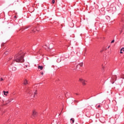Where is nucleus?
Returning a JSON list of instances; mask_svg holds the SVG:
<instances>
[{
    "label": "nucleus",
    "instance_id": "nucleus-1",
    "mask_svg": "<svg viewBox=\"0 0 124 124\" xmlns=\"http://www.w3.org/2000/svg\"><path fill=\"white\" fill-rule=\"evenodd\" d=\"M24 55L25 53L23 52V51H20L15 55L14 59H13V57H10L8 62L11 63V65H12L15 62H25V60H24Z\"/></svg>",
    "mask_w": 124,
    "mask_h": 124
},
{
    "label": "nucleus",
    "instance_id": "nucleus-2",
    "mask_svg": "<svg viewBox=\"0 0 124 124\" xmlns=\"http://www.w3.org/2000/svg\"><path fill=\"white\" fill-rule=\"evenodd\" d=\"M117 75H113L111 77V79L110 80V82L114 84L115 83V81L117 80Z\"/></svg>",
    "mask_w": 124,
    "mask_h": 124
},
{
    "label": "nucleus",
    "instance_id": "nucleus-3",
    "mask_svg": "<svg viewBox=\"0 0 124 124\" xmlns=\"http://www.w3.org/2000/svg\"><path fill=\"white\" fill-rule=\"evenodd\" d=\"M79 82L80 83H82L83 86H86L87 85V81L84 80L83 78H79Z\"/></svg>",
    "mask_w": 124,
    "mask_h": 124
},
{
    "label": "nucleus",
    "instance_id": "nucleus-4",
    "mask_svg": "<svg viewBox=\"0 0 124 124\" xmlns=\"http://www.w3.org/2000/svg\"><path fill=\"white\" fill-rule=\"evenodd\" d=\"M26 93H29V94H31V93H32V91H31V88L28 87L27 89Z\"/></svg>",
    "mask_w": 124,
    "mask_h": 124
},
{
    "label": "nucleus",
    "instance_id": "nucleus-5",
    "mask_svg": "<svg viewBox=\"0 0 124 124\" xmlns=\"http://www.w3.org/2000/svg\"><path fill=\"white\" fill-rule=\"evenodd\" d=\"M106 64H107V62H105L104 64H102V68L103 70H105V69H106V67H107Z\"/></svg>",
    "mask_w": 124,
    "mask_h": 124
},
{
    "label": "nucleus",
    "instance_id": "nucleus-6",
    "mask_svg": "<svg viewBox=\"0 0 124 124\" xmlns=\"http://www.w3.org/2000/svg\"><path fill=\"white\" fill-rule=\"evenodd\" d=\"M31 32H35V31H39V28L38 27H36L35 28H32L31 29Z\"/></svg>",
    "mask_w": 124,
    "mask_h": 124
},
{
    "label": "nucleus",
    "instance_id": "nucleus-7",
    "mask_svg": "<svg viewBox=\"0 0 124 124\" xmlns=\"http://www.w3.org/2000/svg\"><path fill=\"white\" fill-rule=\"evenodd\" d=\"M33 117H37V112L35 110L33 111Z\"/></svg>",
    "mask_w": 124,
    "mask_h": 124
},
{
    "label": "nucleus",
    "instance_id": "nucleus-8",
    "mask_svg": "<svg viewBox=\"0 0 124 124\" xmlns=\"http://www.w3.org/2000/svg\"><path fill=\"white\" fill-rule=\"evenodd\" d=\"M23 84L24 85H28V84H29V81H28V79H25L24 81Z\"/></svg>",
    "mask_w": 124,
    "mask_h": 124
},
{
    "label": "nucleus",
    "instance_id": "nucleus-9",
    "mask_svg": "<svg viewBox=\"0 0 124 124\" xmlns=\"http://www.w3.org/2000/svg\"><path fill=\"white\" fill-rule=\"evenodd\" d=\"M38 69H40V70H42V69H43V66L38 65Z\"/></svg>",
    "mask_w": 124,
    "mask_h": 124
},
{
    "label": "nucleus",
    "instance_id": "nucleus-10",
    "mask_svg": "<svg viewBox=\"0 0 124 124\" xmlns=\"http://www.w3.org/2000/svg\"><path fill=\"white\" fill-rule=\"evenodd\" d=\"M12 69L13 71H16V70H17V68L14 66L12 67Z\"/></svg>",
    "mask_w": 124,
    "mask_h": 124
},
{
    "label": "nucleus",
    "instance_id": "nucleus-11",
    "mask_svg": "<svg viewBox=\"0 0 124 124\" xmlns=\"http://www.w3.org/2000/svg\"><path fill=\"white\" fill-rule=\"evenodd\" d=\"M123 52H124V47H123L120 49V54H123Z\"/></svg>",
    "mask_w": 124,
    "mask_h": 124
},
{
    "label": "nucleus",
    "instance_id": "nucleus-12",
    "mask_svg": "<svg viewBox=\"0 0 124 124\" xmlns=\"http://www.w3.org/2000/svg\"><path fill=\"white\" fill-rule=\"evenodd\" d=\"M31 25H29L28 26H26L23 28V30H26L27 29H29V28H31Z\"/></svg>",
    "mask_w": 124,
    "mask_h": 124
},
{
    "label": "nucleus",
    "instance_id": "nucleus-13",
    "mask_svg": "<svg viewBox=\"0 0 124 124\" xmlns=\"http://www.w3.org/2000/svg\"><path fill=\"white\" fill-rule=\"evenodd\" d=\"M78 65H79L80 67L83 66V62L79 63L78 65H77V67H78Z\"/></svg>",
    "mask_w": 124,
    "mask_h": 124
},
{
    "label": "nucleus",
    "instance_id": "nucleus-14",
    "mask_svg": "<svg viewBox=\"0 0 124 124\" xmlns=\"http://www.w3.org/2000/svg\"><path fill=\"white\" fill-rule=\"evenodd\" d=\"M70 121H71V124H74L75 120L74 118H71Z\"/></svg>",
    "mask_w": 124,
    "mask_h": 124
},
{
    "label": "nucleus",
    "instance_id": "nucleus-15",
    "mask_svg": "<svg viewBox=\"0 0 124 124\" xmlns=\"http://www.w3.org/2000/svg\"><path fill=\"white\" fill-rule=\"evenodd\" d=\"M3 93L4 95H7V93H8V91L5 92V91H3Z\"/></svg>",
    "mask_w": 124,
    "mask_h": 124
},
{
    "label": "nucleus",
    "instance_id": "nucleus-16",
    "mask_svg": "<svg viewBox=\"0 0 124 124\" xmlns=\"http://www.w3.org/2000/svg\"><path fill=\"white\" fill-rule=\"evenodd\" d=\"M36 91H35V92L34 93V95H33V97H35V96H36Z\"/></svg>",
    "mask_w": 124,
    "mask_h": 124
},
{
    "label": "nucleus",
    "instance_id": "nucleus-17",
    "mask_svg": "<svg viewBox=\"0 0 124 124\" xmlns=\"http://www.w3.org/2000/svg\"><path fill=\"white\" fill-rule=\"evenodd\" d=\"M0 82H2V81H4V79L3 78H0Z\"/></svg>",
    "mask_w": 124,
    "mask_h": 124
},
{
    "label": "nucleus",
    "instance_id": "nucleus-18",
    "mask_svg": "<svg viewBox=\"0 0 124 124\" xmlns=\"http://www.w3.org/2000/svg\"><path fill=\"white\" fill-rule=\"evenodd\" d=\"M10 102H11V100H9L8 101V102L6 103V104H7L8 103H9Z\"/></svg>",
    "mask_w": 124,
    "mask_h": 124
},
{
    "label": "nucleus",
    "instance_id": "nucleus-19",
    "mask_svg": "<svg viewBox=\"0 0 124 124\" xmlns=\"http://www.w3.org/2000/svg\"><path fill=\"white\" fill-rule=\"evenodd\" d=\"M52 3H53V4L55 3V0H52Z\"/></svg>",
    "mask_w": 124,
    "mask_h": 124
},
{
    "label": "nucleus",
    "instance_id": "nucleus-20",
    "mask_svg": "<svg viewBox=\"0 0 124 124\" xmlns=\"http://www.w3.org/2000/svg\"><path fill=\"white\" fill-rule=\"evenodd\" d=\"M115 42V40H113L111 41V43H114Z\"/></svg>",
    "mask_w": 124,
    "mask_h": 124
},
{
    "label": "nucleus",
    "instance_id": "nucleus-21",
    "mask_svg": "<svg viewBox=\"0 0 124 124\" xmlns=\"http://www.w3.org/2000/svg\"><path fill=\"white\" fill-rule=\"evenodd\" d=\"M97 108H100V105H98L97 106Z\"/></svg>",
    "mask_w": 124,
    "mask_h": 124
},
{
    "label": "nucleus",
    "instance_id": "nucleus-22",
    "mask_svg": "<svg viewBox=\"0 0 124 124\" xmlns=\"http://www.w3.org/2000/svg\"><path fill=\"white\" fill-rule=\"evenodd\" d=\"M4 46V43H2L1 46Z\"/></svg>",
    "mask_w": 124,
    "mask_h": 124
},
{
    "label": "nucleus",
    "instance_id": "nucleus-23",
    "mask_svg": "<svg viewBox=\"0 0 124 124\" xmlns=\"http://www.w3.org/2000/svg\"><path fill=\"white\" fill-rule=\"evenodd\" d=\"M101 53H102L103 52V50H101Z\"/></svg>",
    "mask_w": 124,
    "mask_h": 124
},
{
    "label": "nucleus",
    "instance_id": "nucleus-24",
    "mask_svg": "<svg viewBox=\"0 0 124 124\" xmlns=\"http://www.w3.org/2000/svg\"><path fill=\"white\" fill-rule=\"evenodd\" d=\"M89 108H92V107L91 106H88Z\"/></svg>",
    "mask_w": 124,
    "mask_h": 124
},
{
    "label": "nucleus",
    "instance_id": "nucleus-25",
    "mask_svg": "<svg viewBox=\"0 0 124 124\" xmlns=\"http://www.w3.org/2000/svg\"><path fill=\"white\" fill-rule=\"evenodd\" d=\"M41 75H43V72H42V73H41Z\"/></svg>",
    "mask_w": 124,
    "mask_h": 124
},
{
    "label": "nucleus",
    "instance_id": "nucleus-26",
    "mask_svg": "<svg viewBox=\"0 0 124 124\" xmlns=\"http://www.w3.org/2000/svg\"><path fill=\"white\" fill-rule=\"evenodd\" d=\"M110 48V46H108V49H109Z\"/></svg>",
    "mask_w": 124,
    "mask_h": 124
},
{
    "label": "nucleus",
    "instance_id": "nucleus-27",
    "mask_svg": "<svg viewBox=\"0 0 124 124\" xmlns=\"http://www.w3.org/2000/svg\"><path fill=\"white\" fill-rule=\"evenodd\" d=\"M76 94L77 95H78V93H76Z\"/></svg>",
    "mask_w": 124,
    "mask_h": 124
},
{
    "label": "nucleus",
    "instance_id": "nucleus-28",
    "mask_svg": "<svg viewBox=\"0 0 124 124\" xmlns=\"http://www.w3.org/2000/svg\"><path fill=\"white\" fill-rule=\"evenodd\" d=\"M15 18H16V16H15Z\"/></svg>",
    "mask_w": 124,
    "mask_h": 124
},
{
    "label": "nucleus",
    "instance_id": "nucleus-29",
    "mask_svg": "<svg viewBox=\"0 0 124 124\" xmlns=\"http://www.w3.org/2000/svg\"><path fill=\"white\" fill-rule=\"evenodd\" d=\"M5 54L6 55V52H5Z\"/></svg>",
    "mask_w": 124,
    "mask_h": 124
},
{
    "label": "nucleus",
    "instance_id": "nucleus-30",
    "mask_svg": "<svg viewBox=\"0 0 124 124\" xmlns=\"http://www.w3.org/2000/svg\"><path fill=\"white\" fill-rule=\"evenodd\" d=\"M122 32H123V31H121V33H122Z\"/></svg>",
    "mask_w": 124,
    "mask_h": 124
}]
</instances>
